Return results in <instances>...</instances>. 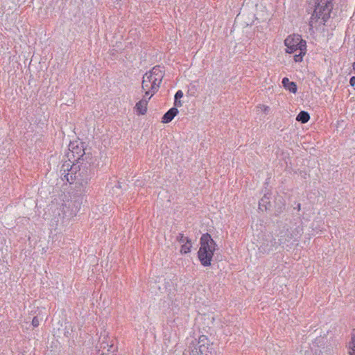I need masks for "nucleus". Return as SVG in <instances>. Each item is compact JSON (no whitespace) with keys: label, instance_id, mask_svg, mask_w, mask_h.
Segmentation results:
<instances>
[{"label":"nucleus","instance_id":"nucleus-1","mask_svg":"<svg viewBox=\"0 0 355 355\" xmlns=\"http://www.w3.org/2000/svg\"><path fill=\"white\" fill-rule=\"evenodd\" d=\"M60 172L69 184L76 181L83 187L88 183L94 174L89 164L85 163L80 166L71 164V162H64L61 167Z\"/></svg>","mask_w":355,"mask_h":355},{"label":"nucleus","instance_id":"nucleus-2","mask_svg":"<svg viewBox=\"0 0 355 355\" xmlns=\"http://www.w3.org/2000/svg\"><path fill=\"white\" fill-rule=\"evenodd\" d=\"M198 257L200 263L205 267L210 266L214 252L217 249V245L209 233L203 234L201 236Z\"/></svg>","mask_w":355,"mask_h":355},{"label":"nucleus","instance_id":"nucleus-3","mask_svg":"<svg viewBox=\"0 0 355 355\" xmlns=\"http://www.w3.org/2000/svg\"><path fill=\"white\" fill-rule=\"evenodd\" d=\"M334 0H315V9L311 15L309 25L313 26L314 21L320 19V24H325L330 18V15L333 9L332 1Z\"/></svg>","mask_w":355,"mask_h":355},{"label":"nucleus","instance_id":"nucleus-4","mask_svg":"<svg viewBox=\"0 0 355 355\" xmlns=\"http://www.w3.org/2000/svg\"><path fill=\"white\" fill-rule=\"evenodd\" d=\"M302 229L300 227H289L284 225L279 234V245L289 246L293 241H297L302 234Z\"/></svg>","mask_w":355,"mask_h":355},{"label":"nucleus","instance_id":"nucleus-5","mask_svg":"<svg viewBox=\"0 0 355 355\" xmlns=\"http://www.w3.org/2000/svg\"><path fill=\"white\" fill-rule=\"evenodd\" d=\"M284 44L286 46V52L290 54L297 51H304L306 48V41L300 35H288L284 40Z\"/></svg>","mask_w":355,"mask_h":355},{"label":"nucleus","instance_id":"nucleus-6","mask_svg":"<svg viewBox=\"0 0 355 355\" xmlns=\"http://www.w3.org/2000/svg\"><path fill=\"white\" fill-rule=\"evenodd\" d=\"M278 245L279 242L276 241V239L271 234H266L261 240L259 247V252L262 254H269L276 250Z\"/></svg>","mask_w":355,"mask_h":355},{"label":"nucleus","instance_id":"nucleus-7","mask_svg":"<svg viewBox=\"0 0 355 355\" xmlns=\"http://www.w3.org/2000/svg\"><path fill=\"white\" fill-rule=\"evenodd\" d=\"M162 68L163 67L157 65V66L154 67L151 71H150L149 72H147L148 74L152 75V78L153 79V82H154V86H153V93H156L160 87V84H161L162 78L164 77Z\"/></svg>","mask_w":355,"mask_h":355},{"label":"nucleus","instance_id":"nucleus-8","mask_svg":"<svg viewBox=\"0 0 355 355\" xmlns=\"http://www.w3.org/2000/svg\"><path fill=\"white\" fill-rule=\"evenodd\" d=\"M153 79L152 78V75L146 73L143 76L142 80V89L145 91L146 96H148L150 93H151V96L148 97V100L151 98V96L155 94L153 93V86H154V82H153Z\"/></svg>","mask_w":355,"mask_h":355},{"label":"nucleus","instance_id":"nucleus-9","mask_svg":"<svg viewBox=\"0 0 355 355\" xmlns=\"http://www.w3.org/2000/svg\"><path fill=\"white\" fill-rule=\"evenodd\" d=\"M117 347L114 345L112 340H110L109 338L103 337V340L99 343V351H104L106 353L112 354L114 355V353L116 351Z\"/></svg>","mask_w":355,"mask_h":355},{"label":"nucleus","instance_id":"nucleus-10","mask_svg":"<svg viewBox=\"0 0 355 355\" xmlns=\"http://www.w3.org/2000/svg\"><path fill=\"white\" fill-rule=\"evenodd\" d=\"M178 113L179 111L177 107H171L163 115L162 122L163 123L171 122Z\"/></svg>","mask_w":355,"mask_h":355},{"label":"nucleus","instance_id":"nucleus-11","mask_svg":"<svg viewBox=\"0 0 355 355\" xmlns=\"http://www.w3.org/2000/svg\"><path fill=\"white\" fill-rule=\"evenodd\" d=\"M212 348L209 343H202L196 348V355H212Z\"/></svg>","mask_w":355,"mask_h":355},{"label":"nucleus","instance_id":"nucleus-12","mask_svg":"<svg viewBox=\"0 0 355 355\" xmlns=\"http://www.w3.org/2000/svg\"><path fill=\"white\" fill-rule=\"evenodd\" d=\"M282 85L284 87L288 90L290 92L295 94L297 90V85L295 82L290 81L289 79L286 77H284L282 79Z\"/></svg>","mask_w":355,"mask_h":355},{"label":"nucleus","instance_id":"nucleus-13","mask_svg":"<svg viewBox=\"0 0 355 355\" xmlns=\"http://www.w3.org/2000/svg\"><path fill=\"white\" fill-rule=\"evenodd\" d=\"M147 105L148 100L146 99H141V101L137 102L135 107V109L136 110L137 114H145L147 112Z\"/></svg>","mask_w":355,"mask_h":355},{"label":"nucleus","instance_id":"nucleus-14","mask_svg":"<svg viewBox=\"0 0 355 355\" xmlns=\"http://www.w3.org/2000/svg\"><path fill=\"white\" fill-rule=\"evenodd\" d=\"M271 207L270 202L269 200V198L266 195L259 200V208L262 211L268 210Z\"/></svg>","mask_w":355,"mask_h":355},{"label":"nucleus","instance_id":"nucleus-15","mask_svg":"<svg viewBox=\"0 0 355 355\" xmlns=\"http://www.w3.org/2000/svg\"><path fill=\"white\" fill-rule=\"evenodd\" d=\"M349 355H355V329H352L351 339L347 345Z\"/></svg>","mask_w":355,"mask_h":355},{"label":"nucleus","instance_id":"nucleus-16","mask_svg":"<svg viewBox=\"0 0 355 355\" xmlns=\"http://www.w3.org/2000/svg\"><path fill=\"white\" fill-rule=\"evenodd\" d=\"M310 119L309 114L306 111H301L297 116L296 120L302 123H305Z\"/></svg>","mask_w":355,"mask_h":355},{"label":"nucleus","instance_id":"nucleus-17","mask_svg":"<svg viewBox=\"0 0 355 355\" xmlns=\"http://www.w3.org/2000/svg\"><path fill=\"white\" fill-rule=\"evenodd\" d=\"M191 243H184L181 246L180 252L182 254H187L191 252Z\"/></svg>","mask_w":355,"mask_h":355},{"label":"nucleus","instance_id":"nucleus-18","mask_svg":"<svg viewBox=\"0 0 355 355\" xmlns=\"http://www.w3.org/2000/svg\"><path fill=\"white\" fill-rule=\"evenodd\" d=\"M176 240L180 243H191V239H189L188 237L184 236V234L182 233L178 234V235L176 237Z\"/></svg>","mask_w":355,"mask_h":355},{"label":"nucleus","instance_id":"nucleus-19","mask_svg":"<svg viewBox=\"0 0 355 355\" xmlns=\"http://www.w3.org/2000/svg\"><path fill=\"white\" fill-rule=\"evenodd\" d=\"M306 49L304 51H299L298 54H295L294 55V60L296 62H300L302 61L303 56L306 54Z\"/></svg>","mask_w":355,"mask_h":355},{"label":"nucleus","instance_id":"nucleus-20","mask_svg":"<svg viewBox=\"0 0 355 355\" xmlns=\"http://www.w3.org/2000/svg\"><path fill=\"white\" fill-rule=\"evenodd\" d=\"M40 324V320L37 316H35L32 320V325L34 327H38Z\"/></svg>","mask_w":355,"mask_h":355},{"label":"nucleus","instance_id":"nucleus-21","mask_svg":"<svg viewBox=\"0 0 355 355\" xmlns=\"http://www.w3.org/2000/svg\"><path fill=\"white\" fill-rule=\"evenodd\" d=\"M207 338L206 336H200V338H199V342L198 343L200 345V344H202V343H207L206 342L207 341Z\"/></svg>","mask_w":355,"mask_h":355},{"label":"nucleus","instance_id":"nucleus-22","mask_svg":"<svg viewBox=\"0 0 355 355\" xmlns=\"http://www.w3.org/2000/svg\"><path fill=\"white\" fill-rule=\"evenodd\" d=\"M183 96V92L182 90H178L175 94V98H176V101L178 99H180Z\"/></svg>","mask_w":355,"mask_h":355},{"label":"nucleus","instance_id":"nucleus-23","mask_svg":"<svg viewBox=\"0 0 355 355\" xmlns=\"http://www.w3.org/2000/svg\"><path fill=\"white\" fill-rule=\"evenodd\" d=\"M174 105H175V106H177V107H181L182 105L180 99H178L176 101V98H175Z\"/></svg>","mask_w":355,"mask_h":355},{"label":"nucleus","instance_id":"nucleus-24","mask_svg":"<svg viewBox=\"0 0 355 355\" xmlns=\"http://www.w3.org/2000/svg\"><path fill=\"white\" fill-rule=\"evenodd\" d=\"M349 83L351 86L355 88V76H352L349 80Z\"/></svg>","mask_w":355,"mask_h":355},{"label":"nucleus","instance_id":"nucleus-25","mask_svg":"<svg viewBox=\"0 0 355 355\" xmlns=\"http://www.w3.org/2000/svg\"><path fill=\"white\" fill-rule=\"evenodd\" d=\"M101 355H112V354H110V353H106L104 351H102V353L101 354Z\"/></svg>","mask_w":355,"mask_h":355},{"label":"nucleus","instance_id":"nucleus-26","mask_svg":"<svg viewBox=\"0 0 355 355\" xmlns=\"http://www.w3.org/2000/svg\"><path fill=\"white\" fill-rule=\"evenodd\" d=\"M81 152H82V153L79 155L80 157L83 156V155H84V153H84V150H83V149H80V153H81Z\"/></svg>","mask_w":355,"mask_h":355},{"label":"nucleus","instance_id":"nucleus-27","mask_svg":"<svg viewBox=\"0 0 355 355\" xmlns=\"http://www.w3.org/2000/svg\"><path fill=\"white\" fill-rule=\"evenodd\" d=\"M297 209H298V210H300V204H298V205H297Z\"/></svg>","mask_w":355,"mask_h":355},{"label":"nucleus","instance_id":"nucleus-28","mask_svg":"<svg viewBox=\"0 0 355 355\" xmlns=\"http://www.w3.org/2000/svg\"><path fill=\"white\" fill-rule=\"evenodd\" d=\"M353 69L355 71V62L353 63Z\"/></svg>","mask_w":355,"mask_h":355},{"label":"nucleus","instance_id":"nucleus-29","mask_svg":"<svg viewBox=\"0 0 355 355\" xmlns=\"http://www.w3.org/2000/svg\"><path fill=\"white\" fill-rule=\"evenodd\" d=\"M268 107H266L265 108V111H267V110H268Z\"/></svg>","mask_w":355,"mask_h":355},{"label":"nucleus","instance_id":"nucleus-30","mask_svg":"<svg viewBox=\"0 0 355 355\" xmlns=\"http://www.w3.org/2000/svg\"><path fill=\"white\" fill-rule=\"evenodd\" d=\"M268 107H266L265 108V111H267V110H268Z\"/></svg>","mask_w":355,"mask_h":355},{"label":"nucleus","instance_id":"nucleus-31","mask_svg":"<svg viewBox=\"0 0 355 355\" xmlns=\"http://www.w3.org/2000/svg\"><path fill=\"white\" fill-rule=\"evenodd\" d=\"M268 107H266L265 108V111H267V110H268Z\"/></svg>","mask_w":355,"mask_h":355},{"label":"nucleus","instance_id":"nucleus-32","mask_svg":"<svg viewBox=\"0 0 355 355\" xmlns=\"http://www.w3.org/2000/svg\"><path fill=\"white\" fill-rule=\"evenodd\" d=\"M268 107H266L265 108V111H267V110H268Z\"/></svg>","mask_w":355,"mask_h":355},{"label":"nucleus","instance_id":"nucleus-33","mask_svg":"<svg viewBox=\"0 0 355 355\" xmlns=\"http://www.w3.org/2000/svg\"><path fill=\"white\" fill-rule=\"evenodd\" d=\"M193 355H195V354H193Z\"/></svg>","mask_w":355,"mask_h":355}]
</instances>
